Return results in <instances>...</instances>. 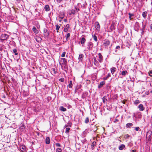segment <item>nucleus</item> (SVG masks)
I'll use <instances>...</instances> for the list:
<instances>
[{
  "instance_id": "nucleus-59",
  "label": "nucleus",
  "mask_w": 152,
  "mask_h": 152,
  "mask_svg": "<svg viewBox=\"0 0 152 152\" xmlns=\"http://www.w3.org/2000/svg\"><path fill=\"white\" fill-rule=\"evenodd\" d=\"M111 29H113L114 28L113 25H111Z\"/></svg>"
},
{
  "instance_id": "nucleus-62",
  "label": "nucleus",
  "mask_w": 152,
  "mask_h": 152,
  "mask_svg": "<svg viewBox=\"0 0 152 152\" xmlns=\"http://www.w3.org/2000/svg\"><path fill=\"white\" fill-rule=\"evenodd\" d=\"M141 116V115H139V117H140V116Z\"/></svg>"
},
{
  "instance_id": "nucleus-60",
  "label": "nucleus",
  "mask_w": 152,
  "mask_h": 152,
  "mask_svg": "<svg viewBox=\"0 0 152 152\" xmlns=\"http://www.w3.org/2000/svg\"><path fill=\"white\" fill-rule=\"evenodd\" d=\"M67 19H65L64 20V21L65 22H66L67 21Z\"/></svg>"
},
{
  "instance_id": "nucleus-44",
  "label": "nucleus",
  "mask_w": 152,
  "mask_h": 152,
  "mask_svg": "<svg viewBox=\"0 0 152 152\" xmlns=\"http://www.w3.org/2000/svg\"><path fill=\"white\" fill-rule=\"evenodd\" d=\"M129 18L130 19V20H131L132 18H131V17L132 16H133V15L132 14H131L130 13H129Z\"/></svg>"
},
{
  "instance_id": "nucleus-11",
  "label": "nucleus",
  "mask_w": 152,
  "mask_h": 152,
  "mask_svg": "<svg viewBox=\"0 0 152 152\" xmlns=\"http://www.w3.org/2000/svg\"><path fill=\"white\" fill-rule=\"evenodd\" d=\"M59 16L61 19L63 18L64 17V12H60Z\"/></svg>"
},
{
  "instance_id": "nucleus-48",
  "label": "nucleus",
  "mask_w": 152,
  "mask_h": 152,
  "mask_svg": "<svg viewBox=\"0 0 152 152\" xmlns=\"http://www.w3.org/2000/svg\"><path fill=\"white\" fill-rule=\"evenodd\" d=\"M65 54H66V52H64L61 55V56L62 57H64L65 56Z\"/></svg>"
},
{
  "instance_id": "nucleus-50",
  "label": "nucleus",
  "mask_w": 152,
  "mask_h": 152,
  "mask_svg": "<svg viewBox=\"0 0 152 152\" xmlns=\"http://www.w3.org/2000/svg\"><path fill=\"white\" fill-rule=\"evenodd\" d=\"M70 34L69 33H68L66 34V38L67 39V38H69V37H70Z\"/></svg>"
},
{
  "instance_id": "nucleus-61",
  "label": "nucleus",
  "mask_w": 152,
  "mask_h": 152,
  "mask_svg": "<svg viewBox=\"0 0 152 152\" xmlns=\"http://www.w3.org/2000/svg\"><path fill=\"white\" fill-rule=\"evenodd\" d=\"M151 28L152 30V24H151Z\"/></svg>"
},
{
  "instance_id": "nucleus-40",
  "label": "nucleus",
  "mask_w": 152,
  "mask_h": 152,
  "mask_svg": "<svg viewBox=\"0 0 152 152\" xmlns=\"http://www.w3.org/2000/svg\"><path fill=\"white\" fill-rule=\"evenodd\" d=\"M70 130V128H66V130L65 131V133H68L69 132Z\"/></svg>"
},
{
  "instance_id": "nucleus-7",
  "label": "nucleus",
  "mask_w": 152,
  "mask_h": 152,
  "mask_svg": "<svg viewBox=\"0 0 152 152\" xmlns=\"http://www.w3.org/2000/svg\"><path fill=\"white\" fill-rule=\"evenodd\" d=\"M93 59L94 64L96 66H98L99 64V62L96 60V58L95 57H94L93 58Z\"/></svg>"
},
{
  "instance_id": "nucleus-8",
  "label": "nucleus",
  "mask_w": 152,
  "mask_h": 152,
  "mask_svg": "<svg viewBox=\"0 0 152 152\" xmlns=\"http://www.w3.org/2000/svg\"><path fill=\"white\" fill-rule=\"evenodd\" d=\"M110 44V42L108 40H105L104 42V45L105 48L107 47Z\"/></svg>"
},
{
  "instance_id": "nucleus-9",
  "label": "nucleus",
  "mask_w": 152,
  "mask_h": 152,
  "mask_svg": "<svg viewBox=\"0 0 152 152\" xmlns=\"http://www.w3.org/2000/svg\"><path fill=\"white\" fill-rule=\"evenodd\" d=\"M138 108H139L140 111H143L145 110V107L142 104H139L138 106Z\"/></svg>"
},
{
  "instance_id": "nucleus-18",
  "label": "nucleus",
  "mask_w": 152,
  "mask_h": 152,
  "mask_svg": "<svg viewBox=\"0 0 152 152\" xmlns=\"http://www.w3.org/2000/svg\"><path fill=\"white\" fill-rule=\"evenodd\" d=\"M128 72L126 70H124L122 71L121 73L122 75L125 76L126 75H128Z\"/></svg>"
},
{
  "instance_id": "nucleus-35",
  "label": "nucleus",
  "mask_w": 152,
  "mask_h": 152,
  "mask_svg": "<svg viewBox=\"0 0 152 152\" xmlns=\"http://www.w3.org/2000/svg\"><path fill=\"white\" fill-rule=\"evenodd\" d=\"M92 37L95 41L97 42V37L95 34H94L93 35Z\"/></svg>"
},
{
  "instance_id": "nucleus-19",
  "label": "nucleus",
  "mask_w": 152,
  "mask_h": 152,
  "mask_svg": "<svg viewBox=\"0 0 152 152\" xmlns=\"http://www.w3.org/2000/svg\"><path fill=\"white\" fill-rule=\"evenodd\" d=\"M116 68L115 67H112L110 69L111 72L113 74L116 70Z\"/></svg>"
},
{
  "instance_id": "nucleus-45",
  "label": "nucleus",
  "mask_w": 152,
  "mask_h": 152,
  "mask_svg": "<svg viewBox=\"0 0 152 152\" xmlns=\"http://www.w3.org/2000/svg\"><path fill=\"white\" fill-rule=\"evenodd\" d=\"M135 130L136 131H138L139 130H140V128L138 126H137V127H135Z\"/></svg>"
},
{
  "instance_id": "nucleus-24",
  "label": "nucleus",
  "mask_w": 152,
  "mask_h": 152,
  "mask_svg": "<svg viewBox=\"0 0 152 152\" xmlns=\"http://www.w3.org/2000/svg\"><path fill=\"white\" fill-rule=\"evenodd\" d=\"M125 147V145L124 144H122L119 146L118 148L119 150H122Z\"/></svg>"
},
{
  "instance_id": "nucleus-16",
  "label": "nucleus",
  "mask_w": 152,
  "mask_h": 152,
  "mask_svg": "<svg viewBox=\"0 0 152 152\" xmlns=\"http://www.w3.org/2000/svg\"><path fill=\"white\" fill-rule=\"evenodd\" d=\"M32 30L33 32L36 34H37L39 33V31L36 28L35 26L33 27Z\"/></svg>"
},
{
  "instance_id": "nucleus-54",
  "label": "nucleus",
  "mask_w": 152,
  "mask_h": 152,
  "mask_svg": "<svg viewBox=\"0 0 152 152\" xmlns=\"http://www.w3.org/2000/svg\"><path fill=\"white\" fill-rule=\"evenodd\" d=\"M62 0H56L57 1L58 3H60Z\"/></svg>"
},
{
  "instance_id": "nucleus-17",
  "label": "nucleus",
  "mask_w": 152,
  "mask_h": 152,
  "mask_svg": "<svg viewBox=\"0 0 152 152\" xmlns=\"http://www.w3.org/2000/svg\"><path fill=\"white\" fill-rule=\"evenodd\" d=\"M69 24H66V26L64 29V31L65 32H67V31L68 30L69 28Z\"/></svg>"
},
{
  "instance_id": "nucleus-3",
  "label": "nucleus",
  "mask_w": 152,
  "mask_h": 152,
  "mask_svg": "<svg viewBox=\"0 0 152 152\" xmlns=\"http://www.w3.org/2000/svg\"><path fill=\"white\" fill-rule=\"evenodd\" d=\"M9 35L6 34H2L1 35V40L3 41L7 39Z\"/></svg>"
},
{
  "instance_id": "nucleus-14",
  "label": "nucleus",
  "mask_w": 152,
  "mask_h": 152,
  "mask_svg": "<svg viewBox=\"0 0 152 152\" xmlns=\"http://www.w3.org/2000/svg\"><path fill=\"white\" fill-rule=\"evenodd\" d=\"M44 9L45 11L47 12L49 11L50 10L49 6L48 5H46L44 7Z\"/></svg>"
},
{
  "instance_id": "nucleus-4",
  "label": "nucleus",
  "mask_w": 152,
  "mask_h": 152,
  "mask_svg": "<svg viewBox=\"0 0 152 152\" xmlns=\"http://www.w3.org/2000/svg\"><path fill=\"white\" fill-rule=\"evenodd\" d=\"M93 47V44L91 42H89L88 43L87 49L89 50H92Z\"/></svg>"
},
{
  "instance_id": "nucleus-33",
  "label": "nucleus",
  "mask_w": 152,
  "mask_h": 152,
  "mask_svg": "<svg viewBox=\"0 0 152 152\" xmlns=\"http://www.w3.org/2000/svg\"><path fill=\"white\" fill-rule=\"evenodd\" d=\"M87 92H84L82 95V97L83 98H84L87 95Z\"/></svg>"
},
{
  "instance_id": "nucleus-38",
  "label": "nucleus",
  "mask_w": 152,
  "mask_h": 152,
  "mask_svg": "<svg viewBox=\"0 0 152 152\" xmlns=\"http://www.w3.org/2000/svg\"><path fill=\"white\" fill-rule=\"evenodd\" d=\"M56 30L57 31V32H58V30L60 28V26H59L56 25Z\"/></svg>"
},
{
  "instance_id": "nucleus-53",
  "label": "nucleus",
  "mask_w": 152,
  "mask_h": 152,
  "mask_svg": "<svg viewBox=\"0 0 152 152\" xmlns=\"http://www.w3.org/2000/svg\"><path fill=\"white\" fill-rule=\"evenodd\" d=\"M64 68L65 69V70H66L67 69V66H66V65H64Z\"/></svg>"
},
{
  "instance_id": "nucleus-31",
  "label": "nucleus",
  "mask_w": 152,
  "mask_h": 152,
  "mask_svg": "<svg viewBox=\"0 0 152 152\" xmlns=\"http://www.w3.org/2000/svg\"><path fill=\"white\" fill-rule=\"evenodd\" d=\"M107 96H104L102 98L103 102V103H105V102L107 101V99H106Z\"/></svg>"
},
{
  "instance_id": "nucleus-5",
  "label": "nucleus",
  "mask_w": 152,
  "mask_h": 152,
  "mask_svg": "<svg viewBox=\"0 0 152 152\" xmlns=\"http://www.w3.org/2000/svg\"><path fill=\"white\" fill-rule=\"evenodd\" d=\"M99 57L98 60L99 62L100 63H102L103 61V57L102 55H101L100 53H99L98 54Z\"/></svg>"
},
{
  "instance_id": "nucleus-42",
  "label": "nucleus",
  "mask_w": 152,
  "mask_h": 152,
  "mask_svg": "<svg viewBox=\"0 0 152 152\" xmlns=\"http://www.w3.org/2000/svg\"><path fill=\"white\" fill-rule=\"evenodd\" d=\"M152 132L151 131H149L147 133V134H149V137H150L151 135V134H152Z\"/></svg>"
},
{
  "instance_id": "nucleus-21",
  "label": "nucleus",
  "mask_w": 152,
  "mask_h": 152,
  "mask_svg": "<svg viewBox=\"0 0 152 152\" xmlns=\"http://www.w3.org/2000/svg\"><path fill=\"white\" fill-rule=\"evenodd\" d=\"M51 72L53 74H56V69L54 68H53L51 69Z\"/></svg>"
},
{
  "instance_id": "nucleus-64",
  "label": "nucleus",
  "mask_w": 152,
  "mask_h": 152,
  "mask_svg": "<svg viewBox=\"0 0 152 152\" xmlns=\"http://www.w3.org/2000/svg\"><path fill=\"white\" fill-rule=\"evenodd\" d=\"M151 5H152V0L151 2Z\"/></svg>"
},
{
  "instance_id": "nucleus-13",
  "label": "nucleus",
  "mask_w": 152,
  "mask_h": 152,
  "mask_svg": "<svg viewBox=\"0 0 152 152\" xmlns=\"http://www.w3.org/2000/svg\"><path fill=\"white\" fill-rule=\"evenodd\" d=\"M50 139L49 137H47L45 140V143L47 144H49L50 143Z\"/></svg>"
},
{
  "instance_id": "nucleus-22",
  "label": "nucleus",
  "mask_w": 152,
  "mask_h": 152,
  "mask_svg": "<svg viewBox=\"0 0 152 152\" xmlns=\"http://www.w3.org/2000/svg\"><path fill=\"white\" fill-rule=\"evenodd\" d=\"M59 109L61 111L63 112H65L66 111V109L62 106H61L59 107Z\"/></svg>"
},
{
  "instance_id": "nucleus-37",
  "label": "nucleus",
  "mask_w": 152,
  "mask_h": 152,
  "mask_svg": "<svg viewBox=\"0 0 152 152\" xmlns=\"http://www.w3.org/2000/svg\"><path fill=\"white\" fill-rule=\"evenodd\" d=\"M61 151L62 149L60 148H58L56 149V152H61Z\"/></svg>"
},
{
  "instance_id": "nucleus-57",
  "label": "nucleus",
  "mask_w": 152,
  "mask_h": 152,
  "mask_svg": "<svg viewBox=\"0 0 152 152\" xmlns=\"http://www.w3.org/2000/svg\"><path fill=\"white\" fill-rule=\"evenodd\" d=\"M83 8H84L85 7V4H83V5L81 6Z\"/></svg>"
},
{
  "instance_id": "nucleus-39",
  "label": "nucleus",
  "mask_w": 152,
  "mask_h": 152,
  "mask_svg": "<svg viewBox=\"0 0 152 152\" xmlns=\"http://www.w3.org/2000/svg\"><path fill=\"white\" fill-rule=\"evenodd\" d=\"M89 122V119L88 117H87L86 118L85 121V123L86 124L88 123Z\"/></svg>"
},
{
  "instance_id": "nucleus-25",
  "label": "nucleus",
  "mask_w": 152,
  "mask_h": 152,
  "mask_svg": "<svg viewBox=\"0 0 152 152\" xmlns=\"http://www.w3.org/2000/svg\"><path fill=\"white\" fill-rule=\"evenodd\" d=\"M96 142H95L94 141L91 144V149L92 150L94 149V147L96 146Z\"/></svg>"
},
{
  "instance_id": "nucleus-6",
  "label": "nucleus",
  "mask_w": 152,
  "mask_h": 152,
  "mask_svg": "<svg viewBox=\"0 0 152 152\" xmlns=\"http://www.w3.org/2000/svg\"><path fill=\"white\" fill-rule=\"evenodd\" d=\"M20 130L23 131L25 128V126L23 123H21L19 125Z\"/></svg>"
},
{
  "instance_id": "nucleus-34",
  "label": "nucleus",
  "mask_w": 152,
  "mask_h": 152,
  "mask_svg": "<svg viewBox=\"0 0 152 152\" xmlns=\"http://www.w3.org/2000/svg\"><path fill=\"white\" fill-rule=\"evenodd\" d=\"M13 51L15 55H18V53L17 52V50L16 49H13Z\"/></svg>"
},
{
  "instance_id": "nucleus-49",
  "label": "nucleus",
  "mask_w": 152,
  "mask_h": 152,
  "mask_svg": "<svg viewBox=\"0 0 152 152\" xmlns=\"http://www.w3.org/2000/svg\"><path fill=\"white\" fill-rule=\"evenodd\" d=\"M56 145L57 147H61V145H60V144L59 143H56Z\"/></svg>"
},
{
  "instance_id": "nucleus-58",
  "label": "nucleus",
  "mask_w": 152,
  "mask_h": 152,
  "mask_svg": "<svg viewBox=\"0 0 152 152\" xmlns=\"http://www.w3.org/2000/svg\"><path fill=\"white\" fill-rule=\"evenodd\" d=\"M136 150L135 149H134V150H132L131 151V152H135Z\"/></svg>"
},
{
  "instance_id": "nucleus-30",
  "label": "nucleus",
  "mask_w": 152,
  "mask_h": 152,
  "mask_svg": "<svg viewBox=\"0 0 152 152\" xmlns=\"http://www.w3.org/2000/svg\"><path fill=\"white\" fill-rule=\"evenodd\" d=\"M73 86L72 81L71 80L69 82V84L68 85V87L69 88H72Z\"/></svg>"
},
{
  "instance_id": "nucleus-20",
  "label": "nucleus",
  "mask_w": 152,
  "mask_h": 152,
  "mask_svg": "<svg viewBox=\"0 0 152 152\" xmlns=\"http://www.w3.org/2000/svg\"><path fill=\"white\" fill-rule=\"evenodd\" d=\"M133 126V124L132 123H128L126 125V127L127 128H130V127Z\"/></svg>"
},
{
  "instance_id": "nucleus-41",
  "label": "nucleus",
  "mask_w": 152,
  "mask_h": 152,
  "mask_svg": "<svg viewBox=\"0 0 152 152\" xmlns=\"http://www.w3.org/2000/svg\"><path fill=\"white\" fill-rule=\"evenodd\" d=\"M140 103V101L139 100H136L134 102V104L137 105V104H139V103Z\"/></svg>"
},
{
  "instance_id": "nucleus-51",
  "label": "nucleus",
  "mask_w": 152,
  "mask_h": 152,
  "mask_svg": "<svg viewBox=\"0 0 152 152\" xmlns=\"http://www.w3.org/2000/svg\"><path fill=\"white\" fill-rule=\"evenodd\" d=\"M68 125H67V126H65L66 127L67 126H71V125H72V124L70 123H68Z\"/></svg>"
},
{
  "instance_id": "nucleus-36",
  "label": "nucleus",
  "mask_w": 152,
  "mask_h": 152,
  "mask_svg": "<svg viewBox=\"0 0 152 152\" xmlns=\"http://www.w3.org/2000/svg\"><path fill=\"white\" fill-rule=\"evenodd\" d=\"M130 137V136L128 134H126L124 135V138L125 139H129Z\"/></svg>"
},
{
  "instance_id": "nucleus-12",
  "label": "nucleus",
  "mask_w": 152,
  "mask_h": 152,
  "mask_svg": "<svg viewBox=\"0 0 152 152\" xmlns=\"http://www.w3.org/2000/svg\"><path fill=\"white\" fill-rule=\"evenodd\" d=\"M86 41V39L84 37H82L80 39V42L82 45V46L84 45L83 44Z\"/></svg>"
},
{
  "instance_id": "nucleus-26",
  "label": "nucleus",
  "mask_w": 152,
  "mask_h": 152,
  "mask_svg": "<svg viewBox=\"0 0 152 152\" xmlns=\"http://www.w3.org/2000/svg\"><path fill=\"white\" fill-rule=\"evenodd\" d=\"M83 57V54H80L78 58V60L80 61H81Z\"/></svg>"
},
{
  "instance_id": "nucleus-23",
  "label": "nucleus",
  "mask_w": 152,
  "mask_h": 152,
  "mask_svg": "<svg viewBox=\"0 0 152 152\" xmlns=\"http://www.w3.org/2000/svg\"><path fill=\"white\" fill-rule=\"evenodd\" d=\"M23 95L25 96H27L29 94L28 90V89L26 91L24 90L23 92Z\"/></svg>"
},
{
  "instance_id": "nucleus-52",
  "label": "nucleus",
  "mask_w": 152,
  "mask_h": 152,
  "mask_svg": "<svg viewBox=\"0 0 152 152\" xmlns=\"http://www.w3.org/2000/svg\"><path fill=\"white\" fill-rule=\"evenodd\" d=\"M120 48V46H117L116 47V48H115V49H118V50H119Z\"/></svg>"
},
{
  "instance_id": "nucleus-28",
  "label": "nucleus",
  "mask_w": 152,
  "mask_h": 152,
  "mask_svg": "<svg viewBox=\"0 0 152 152\" xmlns=\"http://www.w3.org/2000/svg\"><path fill=\"white\" fill-rule=\"evenodd\" d=\"M26 147L25 146H21L20 147V149L22 151H24Z\"/></svg>"
},
{
  "instance_id": "nucleus-63",
  "label": "nucleus",
  "mask_w": 152,
  "mask_h": 152,
  "mask_svg": "<svg viewBox=\"0 0 152 152\" xmlns=\"http://www.w3.org/2000/svg\"><path fill=\"white\" fill-rule=\"evenodd\" d=\"M61 20H59V22H61Z\"/></svg>"
},
{
  "instance_id": "nucleus-27",
  "label": "nucleus",
  "mask_w": 152,
  "mask_h": 152,
  "mask_svg": "<svg viewBox=\"0 0 152 152\" xmlns=\"http://www.w3.org/2000/svg\"><path fill=\"white\" fill-rule=\"evenodd\" d=\"M44 32L45 34L47 35V36H48L49 34V31L46 29H44Z\"/></svg>"
},
{
  "instance_id": "nucleus-2",
  "label": "nucleus",
  "mask_w": 152,
  "mask_h": 152,
  "mask_svg": "<svg viewBox=\"0 0 152 152\" xmlns=\"http://www.w3.org/2000/svg\"><path fill=\"white\" fill-rule=\"evenodd\" d=\"M140 27L139 23L137 22H135L134 26V30L136 31H138L139 30Z\"/></svg>"
},
{
  "instance_id": "nucleus-15",
  "label": "nucleus",
  "mask_w": 152,
  "mask_h": 152,
  "mask_svg": "<svg viewBox=\"0 0 152 152\" xmlns=\"http://www.w3.org/2000/svg\"><path fill=\"white\" fill-rule=\"evenodd\" d=\"M105 83L104 81H102L100 83L99 85H98V88H100L102 87Z\"/></svg>"
},
{
  "instance_id": "nucleus-32",
  "label": "nucleus",
  "mask_w": 152,
  "mask_h": 152,
  "mask_svg": "<svg viewBox=\"0 0 152 152\" xmlns=\"http://www.w3.org/2000/svg\"><path fill=\"white\" fill-rule=\"evenodd\" d=\"M111 76V75L110 73L108 74L107 76L105 77L103 79L104 80H106L107 79L110 77Z\"/></svg>"
},
{
  "instance_id": "nucleus-55",
  "label": "nucleus",
  "mask_w": 152,
  "mask_h": 152,
  "mask_svg": "<svg viewBox=\"0 0 152 152\" xmlns=\"http://www.w3.org/2000/svg\"><path fill=\"white\" fill-rule=\"evenodd\" d=\"M86 131H87V130H85L83 132V133L84 134H86Z\"/></svg>"
},
{
  "instance_id": "nucleus-56",
  "label": "nucleus",
  "mask_w": 152,
  "mask_h": 152,
  "mask_svg": "<svg viewBox=\"0 0 152 152\" xmlns=\"http://www.w3.org/2000/svg\"><path fill=\"white\" fill-rule=\"evenodd\" d=\"M16 0V2L17 3H19L20 2V0Z\"/></svg>"
},
{
  "instance_id": "nucleus-10",
  "label": "nucleus",
  "mask_w": 152,
  "mask_h": 152,
  "mask_svg": "<svg viewBox=\"0 0 152 152\" xmlns=\"http://www.w3.org/2000/svg\"><path fill=\"white\" fill-rule=\"evenodd\" d=\"M95 27L97 30H99L100 28V25L98 22H96L95 23Z\"/></svg>"
},
{
  "instance_id": "nucleus-47",
  "label": "nucleus",
  "mask_w": 152,
  "mask_h": 152,
  "mask_svg": "<svg viewBox=\"0 0 152 152\" xmlns=\"http://www.w3.org/2000/svg\"><path fill=\"white\" fill-rule=\"evenodd\" d=\"M59 81L61 82H63L64 81V79L63 78H61L59 79Z\"/></svg>"
},
{
  "instance_id": "nucleus-46",
  "label": "nucleus",
  "mask_w": 152,
  "mask_h": 152,
  "mask_svg": "<svg viewBox=\"0 0 152 152\" xmlns=\"http://www.w3.org/2000/svg\"><path fill=\"white\" fill-rule=\"evenodd\" d=\"M142 29L141 30H142V32H143V30L145 29V25H144L143 24V22H142Z\"/></svg>"
},
{
  "instance_id": "nucleus-43",
  "label": "nucleus",
  "mask_w": 152,
  "mask_h": 152,
  "mask_svg": "<svg viewBox=\"0 0 152 152\" xmlns=\"http://www.w3.org/2000/svg\"><path fill=\"white\" fill-rule=\"evenodd\" d=\"M148 73L149 74V75L150 76L152 77V70L149 71L148 72Z\"/></svg>"
},
{
  "instance_id": "nucleus-1",
  "label": "nucleus",
  "mask_w": 152,
  "mask_h": 152,
  "mask_svg": "<svg viewBox=\"0 0 152 152\" xmlns=\"http://www.w3.org/2000/svg\"><path fill=\"white\" fill-rule=\"evenodd\" d=\"M59 62L60 64L62 65H66L67 61L66 59L64 58H61L59 60Z\"/></svg>"
},
{
  "instance_id": "nucleus-29",
  "label": "nucleus",
  "mask_w": 152,
  "mask_h": 152,
  "mask_svg": "<svg viewBox=\"0 0 152 152\" xmlns=\"http://www.w3.org/2000/svg\"><path fill=\"white\" fill-rule=\"evenodd\" d=\"M147 13V12L146 11L142 13V16L145 18H146Z\"/></svg>"
}]
</instances>
